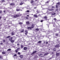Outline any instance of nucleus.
<instances>
[{
    "instance_id": "f257e3e1",
    "label": "nucleus",
    "mask_w": 60,
    "mask_h": 60,
    "mask_svg": "<svg viewBox=\"0 0 60 60\" xmlns=\"http://www.w3.org/2000/svg\"><path fill=\"white\" fill-rule=\"evenodd\" d=\"M21 15V14H19L18 15H16L14 16L13 15H12V16L13 17V16L14 18H16V17H19Z\"/></svg>"
},
{
    "instance_id": "f03ea898",
    "label": "nucleus",
    "mask_w": 60,
    "mask_h": 60,
    "mask_svg": "<svg viewBox=\"0 0 60 60\" xmlns=\"http://www.w3.org/2000/svg\"><path fill=\"white\" fill-rule=\"evenodd\" d=\"M34 28V24H33L32 25V26L28 27V29H31V28Z\"/></svg>"
},
{
    "instance_id": "7ed1b4c3",
    "label": "nucleus",
    "mask_w": 60,
    "mask_h": 60,
    "mask_svg": "<svg viewBox=\"0 0 60 60\" xmlns=\"http://www.w3.org/2000/svg\"><path fill=\"white\" fill-rule=\"evenodd\" d=\"M49 13H52V15H55L56 14V13L53 12H49Z\"/></svg>"
},
{
    "instance_id": "20e7f679",
    "label": "nucleus",
    "mask_w": 60,
    "mask_h": 60,
    "mask_svg": "<svg viewBox=\"0 0 60 60\" xmlns=\"http://www.w3.org/2000/svg\"><path fill=\"white\" fill-rule=\"evenodd\" d=\"M47 11H54V9L53 8H51V9H48V10H47Z\"/></svg>"
},
{
    "instance_id": "39448f33",
    "label": "nucleus",
    "mask_w": 60,
    "mask_h": 60,
    "mask_svg": "<svg viewBox=\"0 0 60 60\" xmlns=\"http://www.w3.org/2000/svg\"><path fill=\"white\" fill-rule=\"evenodd\" d=\"M55 48H59V47H60V46H59V45H56L55 46Z\"/></svg>"
},
{
    "instance_id": "423d86ee",
    "label": "nucleus",
    "mask_w": 60,
    "mask_h": 60,
    "mask_svg": "<svg viewBox=\"0 0 60 60\" xmlns=\"http://www.w3.org/2000/svg\"><path fill=\"white\" fill-rule=\"evenodd\" d=\"M38 56H40V57H42V54H38Z\"/></svg>"
},
{
    "instance_id": "0eeeda50",
    "label": "nucleus",
    "mask_w": 60,
    "mask_h": 60,
    "mask_svg": "<svg viewBox=\"0 0 60 60\" xmlns=\"http://www.w3.org/2000/svg\"><path fill=\"white\" fill-rule=\"evenodd\" d=\"M27 49V47H25L24 48V49L25 50H26Z\"/></svg>"
},
{
    "instance_id": "6e6552de",
    "label": "nucleus",
    "mask_w": 60,
    "mask_h": 60,
    "mask_svg": "<svg viewBox=\"0 0 60 60\" xmlns=\"http://www.w3.org/2000/svg\"><path fill=\"white\" fill-rule=\"evenodd\" d=\"M25 32H26L25 33V34H26V35H27V34H28L27 31V30H25Z\"/></svg>"
},
{
    "instance_id": "1a4fd4ad",
    "label": "nucleus",
    "mask_w": 60,
    "mask_h": 60,
    "mask_svg": "<svg viewBox=\"0 0 60 60\" xmlns=\"http://www.w3.org/2000/svg\"><path fill=\"white\" fill-rule=\"evenodd\" d=\"M26 24H27V25H29L30 24V23H29V22H26Z\"/></svg>"
},
{
    "instance_id": "9d476101",
    "label": "nucleus",
    "mask_w": 60,
    "mask_h": 60,
    "mask_svg": "<svg viewBox=\"0 0 60 60\" xmlns=\"http://www.w3.org/2000/svg\"><path fill=\"white\" fill-rule=\"evenodd\" d=\"M36 52H37L36 51H34L32 53V55H33V54H34V53H36Z\"/></svg>"
},
{
    "instance_id": "9b49d317",
    "label": "nucleus",
    "mask_w": 60,
    "mask_h": 60,
    "mask_svg": "<svg viewBox=\"0 0 60 60\" xmlns=\"http://www.w3.org/2000/svg\"><path fill=\"white\" fill-rule=\"evenodd\" d=\"M34 17H36V18H37V15H35V14H34Z\"/></svg>"
},
{
    "instance_id": "f8f14e48",
    "label": "nucleus",
    "mask_w": 60,
    "mask_h": 60,
    "mask_svg": "<svg viewBox=\"0 0 60 60\" xmlns=\"http://www.w3.org/2000/svg\"><path fill=\"white\" fill-rule=\"evenodd\" d=\"M20 57L21 58H23V56L22 55H21L20 56Z\"/></svg>"
},
{
    "instance_id": "ddd939ff",
    "label": "nucleus",
    "mask_w": 60,
    "mask_h": 60,
    "mask_svg": "<svg viewBox=\"0 0 60 60\" xmlns=\"http://www.w3.org/2000/svg\"><path fill=\"white\" fill-rule=\"evenodd\" d=\"M56 56H58L59 55V53H57L56 54Z\"/></svg>"
},
{
    "instance_id": "4468645a",
    "label": "nucleus",
    "mask_w": 60,
    "mask_h": 60,
    "mask_svg": "<svg viewBox=\"0 0 60 60\" xmlns=\"http://www.w3.org/2000/svg\"><path fill=\"white\" fill-rule=\"evenodd\" d=\"M38 43H41V41H39L38 42Z\"/></svg>"
},
{
    "instance_id": "2eb2a0df",
    "label": "nucleus",
    "mask_w": 60,
    "mask_h": 60,
    "mask_svg": "<svg viewBox=\"0 0 60 60\" xmlns=\"http://www.w3.org/2000/svg\"><path fill=\"white\" fill-rule=\"evenodd\" d=\"M14 40H11V42H12V43H13V42H14Z\"/></svg>"
},
{
    "instance_id": "dca6fc26",
    "label": "nucleus",
    "mask_w": 60,
    "mask_h": 60,
    "mask_svg": "<svg viewBox=\"0 0 60 60\" xmlns=\"http://www.w3.org/2000/svg\"><path fill=\"white\" fill-rule=\"evenodd\" d=\"M21 48H23V47H24V46H23V45H21Z\"/></svg>"
},
{
    "instance_id": "f3484780",
    "label": "nucleus",
    "mask_w": 60,
    "mask_h": 60,
    "mask_svg": "<svg viewBox=\"0 0 60 60\" xmlns=\"http://www.w3.org/2000/svg\"><path fill=\"white\" fill-rule=\"evenodd\" d=\"M14 3H11L10 4V5H14Z\"/></svg>"
},
{
    "instance_id": "a211bd4d",
    "label": "nucleus",
    "mask_w": 60,
    "mask_h": 60,
    "mask_svg": "<svg viewBox=\"0 0 60 60\" xmlns=\"http://www.w3.org/2000/svg\"><path fill=\"white\" fill-rule=\"evenodd\" d=\"M16 11H20V9H16Z\"/></svg>"
},
{
    "instance_id": "6ab92c4d",
    "label": "nucleus",
    "mask_w": 60,
    "mask_h": 60,
    "mask_svg": "<svg viewBox=\"0 0 60 60\" xmlns=\"http://www.w3.org/2000/svg\"><path fill=\"white\" fill-rule=\"evenodd\" d=\"M37 58V56L36 55L35 56V57H34V59L36 58Z\"/></svg>"
},
{
    "instance_id": "aec40b11",
    "label": "nucleus",
    "mask_w": 60,
    "mask_h": 60,
    "mask_svg": "<svg viewBox=\"0 0 60 60\" xmlns=\"http://www.w3.org/2000/svg\"><path fill=\"white\" fill-rule=\"evenodd\" d=\"M39 29L38 28L35 29V30H36V31H39Z\"/></svg>"
},
{
    "instance_id": "412c9836",
    "label": "nucleus",
    "mask_w": 60,
    "mask_h": 60,
    "mask_svg": "<svg viewBox=\"0 0 60 60\" xmlns=\"http://www.w3.org/2000/svg\"><path fill=\"white\" fill-rule=\"evenodd\" d=\"M2 53L3 54H5V52H2Z\"/></svg>"
},
{
    "instance_id": "4be33fe9",
    "label": "nucleus",
    "mask_w": 60,
    "mask_h": 60,
    "mask_svg": "<svg viewBox=\"0 0 60 60\" xmlns=\"http://www.w3.org/2000/svg\"><path fill=\"white\" fill-rule=\"evenodd\" d=\"M11 49H8L7 50V51H11Z\"/></svg>"
},
{
    "instance_id": "5701e85b",
    "label": "nucleus",
    "mask_w": 60,
    "mask_h": 60,
    "mask_svg": "<svg viewBox=\"0 0 60 60\" xmlns=\"http://www.w3.org/2000/svg\"><path fill=\"white\" fill-rule=\"evenodd\" d=\"M19 49H20V48H18L17 49V50L18 51L19 50Z\"/></svg>"
},
{
    "instance_id": "b1692460",
    "label": "nucleus",
    "mask_w": 60,
    "mask_h": 60,
    "mask_svg": "<svg viewBox=\"0 0 60 60\" xmlns=\"http://www.w3.org/2000/svg\"><path fill=\"white\" fill-rule=\"evenodd\" d=\"M10 37V36H8V37H6V38H9Z\"/></svg>"
},
{
    "instance_id": "393cba45",
    "label": "nucleus",
    "mask_w": 60,
    "mask_h": 60,
    "mask_svg": "<svg viewBox=\"0 0 60 60\" xmlns=\"http://www.w3.org/2000/svg\"><path fill=\"white\" fill-rule=\"evenodd\" d=\"M23 4V3L22 2L20 4V5H22Z\"/></svg>"
},
{
    "instance_id": "a878e982",
    "label": "nucleus",
    "mask_w": 60,
    "mask_h": 60,
    "mask_svg": "<svg viewBox=\"0 0 60 60\" xmlns=\"http://www.w3.org/2000/svg\"><path fill=\"white\" fill-rule=\"evenodd\" d=\"M48 53H45L44 55H48Z\"/></svg>"
},
{
    "instance_id": "bb28decb",
    "label": "nucleus",
    "mask_w": 60,
    "mask_h": 60,
    "mask_svg": "<svg viewBox=\"0 0 60 60\" xmlns=\"http://www.w3.org/2000/svg\"><path fill=\"white\" fill-rule=\"evenodd\" d=\"M30 11L29 10H27L26 11V12H29Z\"/></svg>"
},
{
    "instance_id": "cd10ccee",
    "label": "nucleus",
    "mask_w": 60,
    "mask_h": 60,
    "mask_svg": "<svg viewBox=\"0 0 60 60\" xmlns=\"http://www.w3.org/2000/svg\"><path fill=\"white\" fill-rule=\"evenodd\" d=\"M56 8H58V6L57 5H56Z\"/></svg>"
},
{
    "instance_id": "c85d7f7f",
    "label": "nucleus",
    "mask_w": 60,
    "mask_h": 60,
    "mask_svg": "<svg viewBox=\"0 0 60 60\" xmlns=\"http://www.w3.org/2000/svg\"><path fill=\"white\" fill-rule=\"evenodd\" d=\"M5 2V1L4 0H2V2Z\"/></svg>"
},
{
    "instance_id": "c756f323",
    "label": "nucleus",
    "mask_w": 60,
    "mask_h": 60,
    "mask_svg": "<svg viewBox=\"0 0 60 60\" xmlns=\"http://www.w3.org/2000/svg\"><path fill=\"white\" fill-rule=\"evenodd\" d=\"M47 18V17L45 16L44 17V18L45 19H46Z\"/></svg>"
},
{
    "instance_id": "7c9ffc66",
    "label": "nucleus",
    "mask_w": 60,
    "mask_h": 60,
    "mask_svg": "<svg viewBox=\"0 0 60 60\" xmlns=\"http://www.w3.org/2000/svg\"><path fill=\"white\" fill-rule=\"evenodd\" d=\"M52 8H55V6H52Z\"/></svg>"
},
{
    "instance_id": "2f4dec72",
    "label": "nucleus",
    "mask_w": 60,
    "mask_h": 60,
    "mask_svg": "<svg viewBox=\"0 0 60 60\" xmlns=\"http://www.w3.org/2000/svg\"><path fill=\"white\" fill-rule=\"evenodd\" d=\"M34 3V1H31V3Z\"/></svg>"
},
{
    "instance_id": "473e14b6",
    "label": "nucleus",
    "mask_w": 60,
    "mask_h": 60,
    "mask_svg": "<svg viewBox=\"0 0 60 60\" xmlns=\"http://www.w3.org/2000/svg\"><path fill=\"white\" fill-rule=\"evenodd\" d=\"M49 3V1H47L46 2V4H48Z\"/></svg>"
},
{
    "instance_id": "72a5a7b5",
    "label": "nucleus",
    "mask_w": 60,
    "mask_h": 60,
    "mask_svg": "<svg viewBox=\"0 0 60 60\" xmlns=\"http://www.w3.org/2000/svg\"><path fill=\"white\" fill-rule=\"evenodd\" d=\"M18 50L17 49L16 50H15V52L16 53H17L18 52Z\"/></svg>"
},
{
    "instance_id": "f704fd0d",
    "label": "nucleus",
    "mask_w": 60,
    "mask_h": 60,
    "mask_svg": "<svg viewBox=\"0 0 60 60\" xmlns=\"http://www.w3.org/2000/svg\"><path fill=\"white\" fill-rule=\"evenodd\" d=\"M14 56H17V55L16 54H15L14 55Z\"/></svg>"
},
{
    "instance_id": "c9c22d12",
    "label": "nucleus",
    "mask_w": 60,
    "mask_h": 60,
    "mask_svg": "<svg viewBox=\"0 0 60 60\" xmlns=\"http://www.w3.org/2000/svg\"><path fill=\"white\" fill-rule=\"evenodd\" d=\"M57 4H60V2H58L57 3Z\"/></svg>"
},
{
    "instance_id": "e433bc0d",
    "label": "nucleus",
    "mask_w": 60,
    "mask_h": 60,
    "mask_svg": "<svg viewBox=\"0 0 60 60\" xmlns=\"http://www.w3.org/2000/svg\"><path fill=\"white\" fill-rule=\"evenodd\" d=\"M14 33H13L12 32V35H14Z\"/></svg>"
},
{
    "instance_id": "4c0bfd02",
    "label": "nucleus",
    "mask_w": 60,
    "mask_h": 60,
    "mask_svg": "<svg viewBox=\"0 0 60 60\" xmlns=\"http://www.w3.org/2000/svg\"><path fill=\"white\" fill-rule=\"evenodd\" d=\"M3 41L4 42H5V40H3Z\"/></svg>"
},
{
    "instance_id": "58836bf2",
    "label": "nucleus",
    "mask_w": 60,
    "mask_h": 60,
    "mask_svg": "<svg viewBox=\"0 0 60 60\" xmlns=\"http://www.w3.org/2000/svg\"><path fill=\"white\" fill-rule=\"evenodd\" d=\"M24 32V30H22L21 31V32Z\"/></svg>"
},
{
    "instance_id": "ea45409f",
    "label": "nucleus",
    "mask_w": 60,
    "mask_h": 60,
    "mask_svg": "<svg viewBox=\"0 0 60 60\" xmlns=\"http://www.w3.org/2000/svg\"><path fill=\"white\" fill-rule=\"evenodd\" d=\"M56 26V24H54V25H53V26Z\"/></svg>"
},
{
    "instance_id": "a19ab883",
    "label": "nucleus",
    "mask_w": 60,
    "mask_h": 60,
    "mask_svg": "<svg viewBox=\"0 0 60 60\" xmlns=\"http://www.w3.org/2000/svg\"><path fill=\"white\" fill-rule=\"evenodd\" d=\"M26 19H28V17H26Z\"/></svg>"
},
{
    "instance_id": "79ce46f5",
    "label": "nucleus",
    "mask_w": 60,
    "mask_h": 60,
    "mask_svg": "<svg viewBox=\"0 0 60 60\" xmlns=\"http://www.w3.org/2000/svg\"><path fill=\"white\" fill-rule=\"evenodd\" d=\"M19 24H22V22H19Z\"/></svg>"
},
{
    "instance_id": "37998d69",
    "label": "nucleus",
    "mask_w": 60,
    "mask_h": 60,
    "mask_svg": "<svg viewBox=\"0 0 60 60\" xmlns=\"http://www.w3.org/2000/svg\"><path fill=\"white\" fill-rule=\"evenodd\" d=\"M54 20L55 21H56V18H54Z\"/></svg>"
},
{
    "instance_id": "c03bdc74",
    "label": "nucleus",
    "mask_w": 60,
    "mask_h": 60,
    "mask_svg": "<svg viewBox=\"0 0 60 60\" xmlns=\"http://www.w3.org/2000/svg\"><path fill=\"white\" fill-rule=\"evenodd\" d=\"M9 41H11V38H10L9 39Z\"/></svg>"
},
{
    "instance_id": "a18cd8bd",
    "label": "nucleus",
    "mask_w": 60,
    "mask_h": 60,
    "mask_svg": "<svg viewBox=\"0 0 60 60\" xmlns=\"http://www.w3.org/2000/svg\"><path fill=\"white\" fill-rule=\"evenodd\" d=\"M2 11H0V13H2Z\"/></svg>"
},
{
    "instance_id": "49530a36",
    "label": "nucleus",
    "mask_w": 60,
    "mask_h": 60,
    "mask_svg": "<svg viewBox=\"0 0 60 60\" xmlns=\"http://www.w3.org/2000/svg\"><path fill=\"white\" fill-rule=\"evenodd\" d=\"M2 11H0V13H2Z\"/></svg>"
},
{
    "instance_id": "de8ad7c7",
    "label": "nucleus",
    "mask_w": 60,
    "mask_h": 60,
    "mask_svg": "<svg viewBox=\"0 0 60 60\" xmlns=\"http://www.w3.org/2000/svg\"><path fill=\"white\" fill-rule=\"evenodd\" d=\"M43 21V20H42L41 21V22H42Z\"/></svg>"
},
{
    "instance_id": "09e8293b",
    "label": "nucleus",
    "mask_w": 60,
    "mask_h": 60,
    "mask_svg": "<svg viewBox=\"0 0 60 60\" xmlns=\"http://www.w3.org/2000/svg\"><path fill=\"white\" fill-rule=\"evenodd\" d=\"M2 56H0V58H2Z\"/></svg>"
},
{
    "instance_id": "8fccbe9b",
    "label": "nucleus",
    "mask_w": 60,
    "mask_h": 60,
    "mask_svg": "<svg viewBox=\"0 0 60 60\" xmlns=\"http://www.w3.org/2000/svg\"><path fill=\"white\" fill-rule=\"evenodd\" d=\"M10 39L11 40H12V37H11V38Z\"/></svg>"
},
{
    "instance_id": "3c124183",
    "label": "nucleus",
    "mask_w": 60,
    "mask_h": 60,
    "mask_svg": "<svg viewBox=\"0 0 60 60\" xmlns=\"http://www.w3.org/2000/svg\"><path fill=\"white\" fill-rule=\"evenodd\" d=\"M0 44L1 45H2L3 44V43H0Z\"/></svg>"
},
{
    "instance_id": "603ef678",
    "label": "nucleus",
    "mask_w": 60,
    "mask_h": 60,
    "mask_svg": "<svg viewBox=\"0 0 60 60\" xmlns=\"http://www.w3.org/2000/svg\"><path fill=\"white\" fill-rule=\"evenodd\" d=\"M56 11H58V9H56Z\"/></svg>"
},
{
    "instance_id": "864d4df0",
    "label": "nucleus",
    "mask_w": 60,
    "mask_h": 60,
    "mask_svg": "<svg viewBox=\"0 0 60 60\" xmlns=\"http://www.w3.org/2000/svg\"><path fill=\"white\" fill-rule=\"evenodd\" d=\"M18 54H19H19H20V52H18Z\"/></svg>"
},
{
    "instance_id": "5fc2aeb1",
    "label": "nucleus",
    "mask_w": 60,
    "mask_h": 60,
    "mask_svg": "<svg viewBox=\"0 0 60 60\" xmlns=\"http://www.w3.org/2000/svg\"><path fill=\"white\" fill-rule=\"evenodd\" d=\"M48 42H46V44H48Z\"/></svg>"
},
{
    "instance_id": "6e6d98bb",
    "label": "nucleus",
    "mask_w": 60,
    "mask_h": 60,
    "mask_svg": "<svg viewBox=\"0 0 60 60\" xmlns=\"http://www.w3.org/2000/svg\"><path fill=\"white\" fill-rule=\"evenodd\" d=\"M42 6H44V5H42L41 7H42Z\"/></svg>"
},
{
    "instance_id": "4d7b16f0",
    "label": "nucleus",
    "mask_w": 60,
    "mask_h": 60,
    "mask_svg": "<svg viewBox=\"0 0 60 60\" xmlns=\"http://www.w3.org/2000/svg\"><path fill=\"white\" fill-rule=\"evenodd\" d=\"M27 16L28 17H29V15H27Z\"/></svg>"
},
{
    "instance_id": "13d9d810",
    "label": "nucleus",
    "mask_w": 60,
    "mask_h": 60,
    "mask_svg": "<svg viewBox=\"0 0 60 60\" xmlns=\"http://www.w3.org/2000/svg\"><path fill=\"white\" fill-rule=\"evenodd\" d=\"M56 36H58V34H56Z\"/></svg>"
},
{
    "instance_id": "bf43d9fd",
    "label": "nucleus",
    "mask_w": 60,
    "mask_h": 60,
    "mask_svg": "<svg viewBox=\"0 0 60 60\" xmlns=\"http://www.w3.org/2000/svg\"><path fill=\"white\" fill-rule=\"evenodd\" d=\"M1 19V16H0V19Z\"/></svg>"
},
{
    "instance_id": "052dcab7",
    "label": "nucleus",
    "mask_w": 60,
    "mask_h": 60,
    "mask_svg": "<svg viewBox=\"0 0 60 60\" xmlns=\"http://www.w3.org/2000/svg\"><path fill=\"white\" fill-rule=\"evenodd\" d=\"M17 45L18 46V45H19V44H17Z\"/></svg>"
},
{
    "instance_id": "680f3d73",
    "label": "nucleus",
    "mask_w": 60,
    "mask_h": 60,
    "mask_svg": "<svg viewBox=\"0 0 60 60\" xmlns=\"http://www.w3.org/2000/svg\"><path fill=\"white\" fill-rule=\"evenodd\" d=\"M4 12H5V11H4Z\"/></svg>"
},
{
    "instance_id": "e2e57ef3",
    "label": "nucleus",
    "mask_w": 60,
    "mask_h": 60,
    "mask_svg": "<svg viewBox=\"0 0 60 60\" xmlns=\"http://www.w3.org/2000/svg\"><path fill=\"white\" fill-rule=\"evenodd\" d=\"M36 8V7H35L34 8V9H35Z\"/></svg>"
},
{
    "instance_id": "0e129e2a",
    "label": "nucleus",
    "mask_w": 60,
    "mask_h": 60,
    "mask_svg": "<svg viewBox=\"0 0 60 60\" xmlns=\"http://www.w3.org/2000/svg\"><path fill=\"white\" fill-rule=\"evenodd\" d=\"M37 0H36V1Z\"/></svg>"
},
{
    "instance_id": "69168bd1",
    "label": "nucleus",
    "mask_w": 60,
    "mask_h": 60,
    "mask_svg": "<svg viewBox=\"0 0 60 60\" xmlns=\"http://www.w3.org/2000/svg\"><path fill=\"white\" fill-rule=\"evenodd\" d=\"M43 10H44V9H43Z\"/></svg>"
},
{
    "instance_id": "338daca9",
    "label": "nucleus",
    "mask_w": 60,
    "mask_h": 60,
    "mask_svg": "<svg viewBox=\"0 0 60 60\" xmlns=\"http://www.w3.org/2000/svg\"><path fill=\"white\" fill-rule=\"evenodd\" d=\"M37 12H38V11H37Z\"/></svg>"
},
{
    "instance_id": "774afa93",
    "label": "nucleus",
    "mask_w": 60,
    "mask_h": 60,
    "mask_svg": "<svg viewBox=\"0 0 60 60\" xmlns=\"http://www.w3.org/2000/svg\"><path fill=\"white\" fill-rule=\"evenodd\" d=\"M45 42L44 41V43H45Z\"/></svg>"
}]
</instances>
